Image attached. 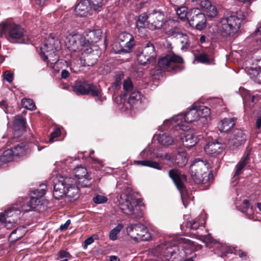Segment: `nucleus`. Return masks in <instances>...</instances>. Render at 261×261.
<instances>
[{
	"label": "nucleus",
	"instance_id": "obj_56",
	"mask_svg": "<svg viewBox=\"0 0 261 261\" xmlns=\"http://www.w3.org/2000/svg\"><path fill=\"white\" fill-rule=\"evenodd\" d=\"M202 241L204 242L205 244H207L208 243H212L214 241L213 238L210 235L205 236L201 237Z\"/></svg>",
	"mask_w": 261,
	"mask_h": 261
},
{
	"label": "nucleus",
	"instance_id": "obj_54",
	"mask_svg": "<svg viewBox=\"0 0 261 261\" xmlns=\"http://www.w3.org/2000/svg\"><path fill=\"white\" fill-rule=\"evenodd\" d=\"M243 206L246 208V211H243V212L245 213L247 212V213H251L252 211V207H250L249 204V201L247 199H245L243 202Z\"/></svg>",
	"mask_w": 261,
	"mask_h": 261
},
{
	"label": "nucleus",
	"instance_id": "obj_7",
	"mask_svg": "<svg viewBox=\"0 0 261 261\" xmlns=\"http://www.w3.org/2000/svg\"><path fill=\"white\" fill-rule=\"evenodd\" d=\"M207 164L206 161L195 159L191 165L190 173L195 183L209 184L210 174Z\"/></svg>",
	"mask_w": 261,
	"mask_h": 261
},
{
	"label": "nucleus",
	"instance_id": "obj_61",
	"mask_svg": "<svg viewBox=\"0 0 261 261\" xmlns=\"http://www.w3.org/2000/svg\"><path fill=\"white\" fill-rule=\"evenodd\" d=\"M94 242V239L92 237L87 238L84 242V248H86L87 246L91 244Z\"/></svg>",
	"mask_w": 261,
	"mask_h": 261
},
{
	"label": "nucleus",
	"instance_id": "obj_33",
	"mask_svg": "<svg viewBox=\"0 0 261 261\" xmlns=\"http://www.w3.org/2000/svg\"><path fill=\"white\" fill-rule=\"evenodd\" d=\"M128 94L129 96L127 100V103L130 105V107L140 102L142 97V94L140 91L136 89L135 91H132Z\"/></svg>",
	"mask_w": 261,
	"mask_h": 261
},
{
	"label": "nucleus",
	"instance_id": "obj_26",
	"mask_svg": "<svg viewBox=\"0 0 261 261\" xmlns=\"http://www.w3.org/2000/svg\"><path fill=\"white\" fill-rule=\"evenodd\" d=\"M205 222V215H200L198 217L187 221L185 224L187 228L191 230H196L200 226H203Z\"/></svg>",
	"mask_w": 261,
	"mask_h": 261
},
{
	"label": "nucleus",
	"instance_id": "obj_36",
	"mask_svg": "<svg viewBox=\"0 0 261 261\" xmlns=\"http://www.w3.org/2000/svg\"><path fill=\"white\" fill-rule=\"evenodd\" d=\"M149 15L145 13L141 14L136 22V27L138 31L144 29L146 27H148Z\"/></svg>",
	"mask_w": 261,
	"mask_h": 261
},
{
	"label": "nucleus",
	"instance_id": "obj_30",
	"mask_svg": "<svg viewBox=\"0 0 261 261\" xmlns=\"http://www.w3.org/2000/svg\"><path fill=\"white\" fill-rule=\"evenodd\" d=\"M188 162L187 153L183 150H178L176 154H174V164L179 167H184Z\"/></svg>",
	"mask_w": 261,
	"mask_h": 261
},
{
	"label": "nucleus",
	"instance_id": "obj_63",
	"mask_svg": "<svg viewBox=\"0 0 261 261\" xmlns=\"http://www.w3.org/2000/svg\"><path fill=\"white\" fill-rule=\"evenodd\" d=\"M187 0H170L171 3H172L173 5H181L184 4Z\"/></svg>",
	"mask_w": 261,
	"mask_h": 261
},
{
	"label": "nucleus",
	"instance_id": "obj_34",
	"mask_svg": "<svg viewBox=\"0 0 261 261\" xmlns=\"http://www.w3.org/2000/svg\"><path fill=\"white\" fill-rule=\"evenodd\" d=\"M123 87L125 93L120 95L121 100L122 101L125 99V96L126 95L130 93L132 91L136 90L134 88L132 82L129 78H127L124 81Z\"/></svg>",
	"mask_w": 261,
	"mask_h": 261
},
{
	"label": "nucleus",
	"instance_id": "obj_22",
	"mask_svg": "<svg viewBox=\"0 0 261 261\" xmlns=\"http://www.w3.org/2000/svg\"><path fill=\"white\" fill-rule=\"evenodd\" d=\"M164 23V16L160 12H154L149 14L148 28L154 30L160 29Z\"/></svg>",
	"mask_w": 261,
	"mask_h": 261
},
{
	"label": "nucleus",
	"instance_id": "obj_14",
	"mask_svg": "<svg viewBox=\"0 0 261 261\" xmlns=\"http://www.w3.org/2000/svg\"><path fill=\"white\" fill-rule=\"evenodd\" d=\"M20 211L16 207L10 208L0 214V226L4 225L8 229L11 228L19 218Z\"/></svg>",
	"mask_w": 261,
	"mask_h": 261
},
{
	"label": "nucleus",
	"instance_id": "obj_32",
	"mask_svg": "<svg viewBox=\"0 0 261 261\" xmlns=\"http://www.w3.org/2000/svg\"><path fill=\"white\" fill-rule=\"evenodd\" d=\"M246 70L247 74L250 77L259 83V75L260 73V70L258 68V64H253L250 67H247Z\"/></svg>",
	"mask_w": 261,
	"mask_h": 261
},
{
	"label": "nucleus",
	"instance_id": "obj_39",
	"mask_svg": "<svg viewBox=\"0 0 261 261\" xmlns=\"http://www.w3.org/2000/svg\"><path fill=\"white\" fill-rule=\"evenodd\" d=\"M13 156L12 151L10 149L5 150L0 156V166L11 161Z\"/></svg>",
	"mask_w": 261,
	"mask_h": 261
},
{
	"label": "nucleus",
	"instance_id": "obj_41",
	"mask_svg": "<svg viewBox=\"0 0 261 261\" xmlns=\"http://www.w3.org/2000/svg\"><path fill=\"white\" fill-rule=\"evenodd\" d=\"M24 230L20 228L14 230L9 236V239L11 241H15L20 239L23 235Z\"/></svg>",
	"mask_w": 261,
	"mask_h": 261
},
{
	"label": "nucleus",
	"instance_id": "obj_47",
	"mask_svg": "<svg viewBox=\"0 0 261 261\" xmlns=\"http://www.w3.org/2000/svg\"><path fill=\"white\" fill-rule=\"evenodd\" d=\"M3 78L8 83H11L14 79L13 74L9 70L5 71L3 75Z\"/></svg>",
	"mask_w": 261,
	"mask_h": 261
},
{
	"label": "nucleus",
	"instance_id": "obj_46",
	"mask_svg": "<svg viewBox=\"0 0 261 261\" xmlns=\"http://www.w3.org/2000/svg\"><path fill=\"white\" fill-rule=\"evenodd\" d=\"M123 76V73L121 72L119 75H117L112 87L114 88L116 90L119 89L121 87V80Z\"/></svg>",
	"mask_w": 261,
	"mask_h": 261
},
{
	"label": "nucleus",
	"instance_id": "obj_27",
	"mask_svg": "<svg viewBox=\"0 0 261 261\" xmlns=\"http://www.w3.org/2000/svg\"><path fill=\"white\" fill-rule=\"evenodd\" d=\"M236 124L235 118H225L218 124L219 130H231Z\"/></svg>",
	"mask_w": 261,
	"mask_h": 261
},
{
	"label": "nucleus",
	"instance_id": "obj_29",
	"mask_svg": "<svg viewBox=\"0 0 261 261\" xmlns=\"http://www.w3.org/2000/svg\"><path fill=\"white\" fill-rule=\"evenodd\" d=\"M249 161V153L245 154L240 161L236 166V170L233 176V178L237 179V176L240 175L245 167L248 164Z\"/></svg>",
	"mask_w": 261,
	"mask_h": 261
},
{
	"label": "nucleus",
	"instance_id": "obj_3",
	"mask_svg": "<svg viewBox=\"0 0 261 261\" xmlns=\"http://www.w3.org/2000/svg\"><path fill=\"white\" fill-rule=\"evenodd\" d=\"M53 181V196L55 199L59 200L65 195L74 198L77 197L79 190L73 179L60 176L55 177Z\"/></svg>",
	"mask_w": 261,
	"mask_h": 261
},
{
	"label": "nucleus",
	"instance_id": "obj_20",
	"mask_svg": "<svg viewBox=\"0 0 261 261\" xmlns=\"http://www.w3.org/2000/svg\"><path fill=\"white\" fill-rule=\"evenodd\" d=\"M99 57L98 51L88 48L82 53L80 60L83 66H92L96 64Z\"/></svg>",
	"mask_w": 261,
	"mask_h": 261
},
{
	"label": "nucleus",
	"instance_id": "obj_15",
	"mask_svg": "<svg viewBox=\"0 0 261 261\" xmlns=\"http://www.w3.org/2000/svg\"><path fill=\"white\" fill-rule=\"evenodd\" d=\"M66 45L71 51H80L87 46L86 37L80 34H69L66 37Z\"/></svg>",
	"mask_w": 261,
	"mask_h": 261
},
{
	"label": "nucleus",
	"instance_id": "obj_24",
	"mask_svg": "<svg viewBox=\"0 0 261 261\" xmlns=\"http://www.w3.org/2000/svg\"><path fill=\"white\" fill-rule=\"evenodd\" d=\"M224 150V146L218 141L208 142L204 147L207 154L216 155L221 153Z\"/></svg>",
	"mask_w": 261,
	"mask_h": 261
},
{
	"label": "nucleus",
	"instance_id": "obj_1",
	"mask_svg": "<svg viewBox=\"0 0 261 261\" xmlns=\"http://www.w3.org/2000/svg\"><path fill=\"white\" fill-rule=\"evenodd\" d=\"M210 115V110L204 106L193 105L185 115V118L178 115L166 120L160 127L159 130H189V123L197 122L204 124L207 122Z\"/></svg>",
	"mask_w": 261,
	"mask_h": 261
},
{
	"label": "nucleus",
	"instance_id": "obj_12",
	"mask_svg": "<svg viewBox=\"0 0 261 261\" xmlns=\"http://www.w3.org/2000/svg\"><path fill=\"white\" fill-rule=\"evenodd\" d=\"M126 232L136 241H148L151 238L145 226L140 223L128 224L126 227Z\"/></svg>",
	"mask_w": 261,
	"mask_h": 261
},
{
	"label": "nucleus",
	"instance_id": "obj_18",
	"mask_svg": "<svg viewBox=\"0 0 261 261\" xmlns=\"http://www.w3.org/2000/svg\"><path fill=\"white\" fill-rule=\"evenodd\" d=\"M73 172L75 177L77 179L78 184L81 187H87L91 185L93 176L92 174L89 173L85 168L81 166H77L74 169Z\"/></svg>",
	"mask_w": 261,
	"mask_h": 261
},
{
	"label": "nucleus",
	"instance_id": "obj_35",
	"mask_svg": "<svg viewBox=\"0 0 261 261\" xmlns=\"http://www.w3.org/2000/svg\"><path fill=\"white\" fill-rule=\"evenodd\" d=\"M134 163L139 166H147L158 170L162 169L159 163L151 160L135 161Z\"/></svg>",
	"mask_w": 261,
	"mask_h": 261
},
{
	"label": "nucleus",
	"instance_id": "obj_49",
	"mask_svg": "<svg viewBox=\"0 0 261 261\" xmlns=\"http://www.w3.org/2000/svg\"><path fill=\"white\" fill-rule=\"evenodd\" d=\"M197 61L202 63H208L210 60L206 54H201L197 57Z\"/></svg>",
	"mask_w": 261,
	"mask_h": 261
},
{
	"label": "nucleus",
	"instance_id": "obj_37",
	"mask_svg": "<svg viewBox=\"0 0 261 261\" xmlns=\"http://www.w3.org/2000/svg\"><path fill=\"white\" fill-rule=\"evenodd\" d=\"M13 125L18 130L27 129L26 121L21 115H17L14 117Z\"/></svg>",
	"mask_w": 261,
	"mask_h": 261
},
{
	"label": "nucleus",
	"instance_id": "obj_51",
	"mask_svg": "<svg viewBox=\"0 0 261 261\" xmlns=\"http://www.w3.org/2000/svg\"><path fill=\"white\" fill-rule=\"evenodd\" d=\"M61 135V132H53L49 136V142L52 143L58 141V140L57 138L60 137Z\"/></svg>",
	"mask_w": 261,
	"mask_h": 261
},
{
	"label": "nucleus",
	"instance_id": "obj_59",
	"mask_svg": "<svg viewBox=\"0 0 261 261\" xmlns=\"http://www.w3.org/2000/svg\"><path fill=\"white\" fill-rule=\"evenodd\" d=\"M70 223H71L70 220H69V219L67 220L66 221V222L64 224H61L60 225V230L61 231H64L65 230H66L68 228V227L70 225Z\"/></svg>",
	"mask_w": 261,
	"mask_h": 261
},
{
	"label": "nucleus",
	"instance_id": "obj_52",
	"mask_svg": "<svg viewBox=\"0 0 261 261\" xmlns=\"http://www.w3.org/2000/svg\"><path fill=\"white\" fill-rule=\"evenodd\" d=\"M255 36L256 41L257 42L259 41L261 44V23H258V27L255 31Z\"/></svg>",
	"mask_w": 261,
	"mask_h": 261
},
{
	"label": "nucleus",
	"instance_id": "obj_21",
	"mask_svg": "<svg viewBox=\"0 0 261 261\" xmlns=\"http://www.w3.org/2000/svg\"><path fill=\"white\" fill-rule=\"evenodd\" d=\"M168 35L180 45L182 50L187 49L189 47L190 40L187 34L178 32L175 29H171L168 31Z\"/></svg>",
	"mask_w": 261,
	"mask_h": 261
},
{
	"label": "nucleus",
	"instance_id": "obj_25",
	"mask_svg": "<svg viewBox=\"0 0 261 261\" xmlns=\"http://www.w3.org/2000/svg\"><path fill=\"white\" fill-rule=\"evenodd\" d=\"M90 3L89 0H81L75 6V14L81 16H87L90 14Z\"/></svg>",
	"mask_w": 261,
	"mask_h": 261
},
{
	"label": "nucleus",
	"instance_id": "obj_58",
	"mask_svg": "<svg viewBox=\"0 0 261 261\" xmlns=\"http://www.w3.org/2000/svg\"><path fill=\"white\" fill-rule=\"evenodd\" d=\"M194 244L195 245L196 249L192 250L190 253L187 254V255H186V256L185 257V258L184 260H183V261H193V260L192 258V257H190L189 258H187V256H188V255L191 254L192 251H195V250H197L201 248V246L200 245H198L197 244H196L195 242H194Z\"/></svg>",
	"mask_w": 261,
	"mask_h": 261
},
{
	"label": "nucleus",
	"instance_id": "obj_64",
	"mask_svg": "<svg viewBox=\"0 0 261 261\" xmlns=\"http://www.w3.org/2000/svg\"><path fill=\"white\" fill-rule=\"evenodd\" d=\"M69 75V72L68 70L64 69L61 72V77L62 79H66Z\"/></svg>",
	"mask_w": 261,
	"mask_h": 261
},
{
	"label": "nucleus",
	"instance_id": "obj_16",
	"mask_svg": "<svg viewBox=\"0 0 261 261\" xmlns=\"http://www.w3.org/2000/svg\"><path fill=\"white\" fill-rule=\"evenodd\" d=\"M156 54L153 45L148 42L140 53L137 54L138 62L143 65L152 64L155 62Z\"/></svg>",
	"mask_w": 261,
	"mask_h": 261
},
{
	"label": "nucleus",
	"instance_id": "obj_10",
	"mask_svg": "<svg viewBox=\"0 0 261 261\" xmlns=\"http://www.w3.org/2000/svg\"><path fill=\"white\" fill-rule=\"evenodd\" d=\"M183 62L182 58L175 55H167L158 61V65L161 70L167 71L178 72L182 70L184 67L179 64Z\"/></svg>",
	"mask_w": 261,
	"mask_h": 261
},
{
	"label": "nucleus",
	"instance_id": "obj_38",
	"mask_svg": "<svg viewBox=\"0 0 261 261\" xmlns=\"http://www.w3.org/2000/svg\"><path fill=\"white\" fill-rule=\"evenodd\" d=\"M26 149V144L22 143L15 146L12 149H10V150L12 151L13 156H19L23 155Z\"/></svg>",
	"mask_w": 261,
	"mask_h": 261
},
{
	"label": "nucleus",
	"instance_id": "obj_23",
	"mask_svg": "<svg viewBox=\"0 0 261 261\" xmlns=\"http://www.w3.org/2000/svg\"><path fill=\"white\" fill-rule=\"evenodd\" d=\"M183 145L187 148H190L194 146L199 140V138L192 132H185L181 136Z\"/></svg>",
	"mask_w": 261,
	"mask_h": 261
},
{
	"label": "nucleus",
	"instance_id": "obj_8",
	"mask_svg": "<svg viewBox=\"0 0 261 261\" xmlns=\"http://www.w3.org/2000/svg\"><path fill=\"white\" fill-rule=\"evenodd\" d=\"M24 29L18 24L5 22L0 24V36L4 35L10 42L15 43L24 34Z\"/></svg>",
	"mask_w": 261,
	"mask_h": 261
},
{
	"label": "nucleus",
	"instance_id": "obj_42",
	"mask_svg": "<svg viewBox=\"0 0 261 261\" xmlns=\"http://www.w3.org/2000/svg\"><path fill=\"white\" fill-rule=\"evenodd\" d=\"M122 224H118L115 228L111 230L109 233V238L111 240L115 241L117 239V235L123 228Z\"/></svg>",
	"mask_w": 261,
	"mask_h": 261
},
{
	"label": "nucleus",
	"instance_id": "obj_19",
	"mask_svg": "<svg viewBox=\"0 0 261 261\" xmlns=\"http://www.w3.org/2000/svg\"><path fill=\"white\" fill-rule=\"evenodd\" d=\"M169 175L174 181L177 188L180 191L182 200V203L185 207H186L187 204L182 197L181 192L184 190V182L186 181L187 178L185 174H181L178 170L172 169L169 171Z\"/></svg>",
	"mask_w": 261,
	"mask_h": 261
},
{
	"label": "nucleus",
	"instance_id": "obj_28",
	"mask_svg": "<svg viewBox=\"0 0 261 261\" xmlns=\"http://www.w3.org/2000/svg\"><path fill=\"white\" fill-rule=\"evenodd\" d=\"M86 34L88 45L90 43L97 42L101 39L102 32L100 29L88 30Z\"/></svg>",
	"mask_w": 261,
	"mask_h": 261
},
{
	"label": "nucleus",
	"instance_id": "obj_57",
	"mask_svg": "<svg viewBox=\"0 0 261 261\" xmlns=\"http://www.w3.org/2000/svg\"><path fill=\"white\" fill-rule=\"evenodd\" d=\"M59 255L61 258H69L71 257L70 254L64 250L60 251L59 253Z\"/></svg>",
	"mask_w": 261,
	"mask_h": 261
},
{
	"label": "nucleus",
	"instance_id": "obj_17",
	"mask_svg": "<svg viewBox=\"0 0 261 261\" xmlns=\"http://www.w3.org/2000/svg\"><path fill=\"white\" fill-rule=\"evenodd\" d=\"M190 25L196 29L202 30L205 27L206 17L203 13H201L198 8L191 9L187 17Z\"/></svg>",
	"mask_w": 261,
	"mask_h": 261
},
{
	"label": "nucleus",
	"instance_id": "obj_4",
	"mask_svg": "<svg viewBox=\"0 0 261 261\" xmlns=\"http://www.w3.org/2000/svg\"><path fill=\"white\" fill-rule=\"evenodd\" d=\"M61 48L60 40L52 35L46 39L45 42L40 47L42 59L47 62L48 66L53 68V65L59 61V56L56 52Z\"/></svg>",
	"mask_w": 261,
	"mask_h": 261
},
{
	"label": "nucleus",
	"instance_id": "obj_31",
	"mask_svg": "<svg viewBox=\"0 0 261 261\" xmlns=\"http://www.w3.org/2000/svg\"><path fill=\"white\" fill-rule=\"evenodd\" d=\"M157 140L159 143L163 145H171L173 142V139L166 132H161L157 136Z\"/></svg>",
	"mask_w": 261,
	"mask_h": 261
},
{
	"label": "nucleus",
	"instance_id": "obj_53",
	"mask_svg": "<svg viewBox=\"0 0 261 261\" xmlns=\"http://www.w3.org/2000/svg\"><path fill=\"white\" fill-rule=\"evenodd\" d=\"M202 8L206 10L211 5V3L208 0H200L198 3Z\"/></svg>",
	"mask_w": 261,
	"mask_h": 261
},
{
	"label": "nucleus",
	"instance_id": "obj_45",
	"mask_svg": "<svg viewBox=\"0 0 261 261\" xmlns=\"http://www.w3.org/2000/svg\"><path fill=\"white\" fill-rule=\"evenodd\" d=\"M207 15L211 17H214L217 15L218 12L216 7L215 6L210 5L208 9L206 10Z\"/></svg>",
	"mask_w": 261,
	"mask_h": 261
},
{
	"label": "nucleus",
	"instance_id": "obj_60",
	"mask_svg": "<svg viewBox=\"0 0 261 261\" xmlns=\"http://www.w3.org/2000/svg\"><path fill=\"white\" fill-rule=\"evenodd\" d=\"M90 160H91L92 163L98 165V168L103 166L102 162L97 159L90 157Z\"/></svg>",
	"mask_w": 261,
	"mask_h": 261
},
{
	"label": "nucleus",
	"instance_id": "obj_9",
	"mask_svg": "<svg viewBox=\"0 0 261 261\" xmlns=\"http://www.w3.org/2000/svg\"><path fill=\"white\" fill-rule=\"evenodd\" d=\"M74 92L77 95H87L90 94L96 99L102 101L103 98L101 94L100 88L92 84H89L87 82H77L73 87Z\"/></svg>",
	"mask_w": 261,
	"mask_h": 261
},
{
	"label": "nucleus",
	"instance_id": "obj_40",
	"mask_svg": "<svg viewBox=\"0 0 261 261\" xmlns=\"http://www.w3.org/2000/svg\"><path fill=\"white\" fill-rule=\"evenodd\" d=\"M103 0H89L90 8L96 12H98L102 10Z\"/></svg>",
	"mask_w": 261,
	"mask_h": 261
},
{
	"label": "nucleus",
	"instance_id": "obj_13",
	"mask_svg": "<svg viewBox=\"0 0 261 261\" xmlns=\"http://www.w3.org/2000/svg\"><path fill=\"white\" fill-rule=\"evenodd\" d=\"M133 40L130 34L122 33L119 35L117 42L113 44V49L116 54L129 53L133 47Z\"/></svg>",
	"mask_w": 261,
	"mask_h": 261
},
{
	"label": "nucleus",
	"instance_id": "obj_11",
	"mask_svg": "<svg viewBox=\"0 0 261 261\" xmlns=\"http://www.w3.org/2000/svg\"><path fill=\"white\" fill-rule=\"evenodd\" d=\"M46 186L44 184L40 185L39 188L32 192L31 199L25 200L23 204L21 205V211L28 212L34 210L35 207L41 203V199L45 194Z\"/></svg>",
	"mask_w": 261,
	"mask_h": 261
},
{
	"label": "nucleus",
	"instance_id": "obj_2",
	"mask_svg": "<svg viewBox=\"0 0 261 261\" xmlns=\"http://www.w3.org/2000/svg\"><path fill=\"white\" fill-rule=\"evenodd\" d=\"M196 249L194 242L180 238L159 245L156 249L165 260L161 261H183L187 254L190 253L192 250Z\"/></svg>",
	"mask_w": 261,
	"mask_h": 261
},
{
	"label": "nucleus",
	"instance_id": "obj_48",
	"mask_svg": "<svg viewBox=\"0 0 261 261\" xmlns=\"http://www.w3.org/2000/svg\"><path fill=\"white\" fill-rule=\"evenodd\" d=\"M93 201L97 204H101L107 201L108 199L106 197L98 195L93 198Z\"/></svg>",
	"mask_w": 261,
	"mask_h": 261
},
{
	"label": "nucleus",
	"instance_id": "obj_50",
	"mask_svg": "<svg viewBox=\"0 0 261 261\" xmlns=\"http://www.w3.org/2000/svg\"><path fill=\"white\" fill-rule=\"evenodd\" d=\"M245 142V139L241 138H239L238 137L235 139H232L230 140L229 143L230 144H232L234 146H238L244 144Z\"/></svg>",
	"mask_w": 261,
	"mask_h": 261
},
{
	"label": "nucleus",
	"instance_id": "obj_44",
	"mask_svg": "<svg viewBox=\"0 0 261 261\" xmlns=\"http://www.w3.org/2000/svg\"><path fill=\"white\" fill-rule=\"evenodd\" d=\"M187 8L186 7H180L178 8L176 10V14L178 16L179 18L181 20H184L188 16V13L187 11Z\"/></svg>",
	"mask_w": 261,
	"mask_h": 261
},
{
	"label": "nucleus",
	"instance_id": "obj_6",
	"mask_svg": "<svg viewBox=\"0 0 261 261\" xmlns=\"http://www.w3.org/2000/svg\"><path fill=\"white\" fill-rule=\"evenodd\" d=\"M117 203L121 212L130 216L133 219H140L143 217V211L137 205L136 199L131 196L122 193L118 197Z\"/></svg>",
	"mask_w": 261,
	"mask_h": 261
},
{
	"label": "nucleus",
	"instance_id": "obj_43",
	"mask_svg": "<svg viewBox=\"0 0 261 261\" xmlns=\"http://www.w3.org/2000/svg\"><path fill=\"white\" fill-rule=\"evenodd\" d=\"M21 105L26 109L31 111L35 110L36 108L33 100L30 98H23L21 100Z\"/></svg>",
	"mask_w": 261,
	"mask_h": 261
},
{
	"label": "nucleus",
	"instance_id": "obj_62",
	"mask_svg": "<svg viewBox=\"0 0 261 261\" xmlns=\"http://www.w3.org/2000/svg\"><path fill=\"white\" fill-rule=\"evenodd\" d=\"M71 162H72V159L69 158V159H65L62 161H60V162H57L56 163V164L57 165V166H59L60 163H64V164H65L66 165L68 166V164H69L71 163Z\"/></svg>",
	"mask_w": 261,
	"mask_h": 261
},
{
	"label": "nucleus",
	"instance_id": "obj_55",
	"mask_svg": "<svg viewBox=\"0 0 261 261\" xmlns=\"http://www.w3.org/2000/svg\"><path fill=\"white\" fill-rule=\"evenodd\" d=\"M163 160L168 161L169 162L174 163V154L171 155L169 154L166 153L165 154L160 156Z\"/></svg>",
	"mask_w": 261,
	"mask_h": 261
},
{
	"label": "nucleus",
	"instance_id": "obj_5",
	"mask_svg": "<svg viewBox=\"0 0 261 261\" xmlns=\"http://www.w3.org/2000/svg\"><path fill=\"white\" fill-rule=\"evenodd\" d=\"M242 18L233 14L222 18L216 25V33L222 37L232 36L240 29Z\"/></svg>",
	"mask_w": 261,
	"mask_h": 261
}]
</instances>
